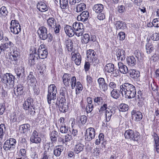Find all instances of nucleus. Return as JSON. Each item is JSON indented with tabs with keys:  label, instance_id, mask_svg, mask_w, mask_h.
I'll use <instances>...</instances> for the list:
<instances>
[{
	"label": "nucleus",
	"instance_id": "ea45409f",
	"mask_svg": "<svg viewBox=\"0 0 159 159\" xmlns=\"http://www.w3.org/2000/svg\"><path fill=\"white\" fill-rule=\"evenodd\" d=\"M60 6L62 9H66L69 7L68 0H60Z\"/></svg>",
	"mask_w": 159,
	"mask_h": 159
},
{
	"label": "nucleus",
	"instance_id": "0eeeda50",
	"mask_svg": "<svg viewBox=\"0 0 159 159\" xmlns=\"http://www.w3.org/2000/svg\"><path fill=\"white\" fill-rule=\"evenodd\" d=\"M95 130L94 128L90 127L86 129L84 136L86 141H90L94 139L95 136Z\"/></svg>",
	"mask_w": 159,
	"mask_h": 159
},
{
	"label": "nucleus",
	"instance_id": "0e129e2a",
	"mask_svg": "<svg viewBox=\"0 0 159 159\" xmlns=\"http://www.w3.org/2000/svg\"><path fill=\"white\" fill-rule=\"evenodd\" d=\"M11 52H10V54H12V53H13V54H14L16 55H17L18 56V52L16 50V47H12L11 48L10 50Z\"/></svg>",
	"mask_w": 159,
	"mask_h": 159
},
{
	"label": "nucleus",
	"instance_id": "4d7b16f0",
	"mask_svg": "<svg viewBox=\"0 0 159 159\" xmlns=\"http://www.w3.org/2000/svg\"><path fill=\"white\" fill-rule=\"evenodd\" d=\"M94 108V105L93 104H88L86 108V112L87 113H90Z\"/></svg>",
	"mask_w": 159,
	"mask_h": 159
},
{
	"label": "nucleus",
	"instance_id": "e2e57ef3",
	"mask_svg": "<svg viewBox=\"0 0 159 159\" xmlns=\"http://www.w3.org/2000/svg\"><path fill=\"white\" fill-rule=\"evenodd\" d=\"M54 27V32L57 34L59 32L60 30L61 29V26L59 24H56Z\"/></svg>",
	"mask_w": 159,
	"mask_h": 159
},
{
	"label": "nucleus",
	"instance_id": "c9c22d12",
	"mask_svg": "<svg viewBox=\"0 0 159 159\" xmlns=\"http://www.w3.org/2000/svg\"><path fill=\"white\" fill-rule=\"evenodd\" d=\"M66 100L65 97H62L61 98H57L56 103V107L61 106L62 104H65Z\"/></svg>",
	"mask_w": 159,
	"mask_h": 159
},
{
	"label": "nucleus",
	"instance_id": "412c9836",
	"mask_svg": "<svg viewBox=\"0 0 159 159\" xmlns=\"http://www.w3.org/2000/svg\"><path fill=\"white\" fill-rule=\"evenodd\" d=\"M71 77L70 74L65 73L63 75L62 77L63 81L66 86H68L70 85Z\"/></svg>",
	"mask_w": 159,
	"mask_h": 159
},
{
	"label": "nucleus",
	"instance_id": "f03ea898",
	"mask_svg": "<svg viewBox=\"0 0 159 159\" xmlns=\"http://www.w3.org/2000/svg\"><path fill=\"white\" fill-rule=\"evenodd\" d=\"M57 90L54 84H50L48 87V94L47 95L48 102L49 104L54 103V100L56 98Z\"/></svg>",
	"mask_w": 159,
	"mask_h": 159
},
{
	"label": "nucleus",
	"instance_id": "8fccbe9b",
	"mask_svg": "<svg viewBox=\"0 0 159 159\" xmlns=\"http://www.w3.org/2000/svg\"><path fill=\"white\" fill-rule=\"evenodd\" d=\"M146 52L148 54H150L153 50V47L152 44L148 43L146 45Z\"/></svg>",
	"mask_w": 159,
	"mask_h": 159
},
{
	"label": "nucleus",
	"instance_id": "338daca9",
	"mask_svg": "<svg viewBox=\"0 0 159 159\" xmlns=\"http://www.w3.org/2000/svg\"><path fill=\"white\" fill-rule=\"evenodd\" d=\"M68 128L66 125H62L60 128V131L62 133H66L68 131Z\"/></svg>",
	"mask_w": 159,
	"mask_h": 159
},
{
	"label": "nucleus",
	"instance_id": "4468645a",
	"mask_svg": "<svg viewBox=\"0 0 159 159\" xmlns=\"http://www.w3.org/2000/svg\"><path fill=\"white\" fill-rule=\"evenodd\" d=\"M89 16V12L87 11H84L77 16V19L79 21L84 22L88 20Z\"/></svg>",
	"mask_w": 159,
	"mask_h": 159
},
{
	"label": "nucleus",
	"instance_id": "c85d7f7f",
	"mask_svg": "<svg viewBox=\"0 0 159 159\" xmlns=\"http://www.w3.org/2000/svg\"><path fill=\"white\" fill-rule=\"evenodd\" d=\"M103 5L100 4L95 5L93 7V10L96 13H99L101 12L103 9Z\"/></svg>",
	"mask_w": 159,
	"mask_h": 159
},
{
	"label": "nucleus",
	"instance_id": "e433bc0d",
	"mask_svg": "<svg viewBox=\"0 0 159 159\" xmlns=\"http://www.w3.org/2000/svg\"><path fill=\"white\" fill-rule=\"evenodd\" d=\"M75 92L76 94H79L83 89V87L81 83L79 81L77 82L76 85Z\"/></svg>",
	"mask_w": 159,
	"mask_h": 159
},
{
	"label": "nucleus",
	"instance_id": "a878e982",
	"mask_svg": "<svg viewBox=\"0 0 159 159\" xmlns=\"http://www.w3.org/2000/svg\"><path fill=\"white\" fill-rule=\"evenodd\" d=\"M63 151V148L62 145H58L56 146L54 150V154L57 157H59L62 152Z\"/></svg>",
	"mask_w": 159,
	"mask_h": 159
},
{
	"label": "nucleus",
	"instance_id": "13d9d810",
	"mask_svg": "<svg viewBox=\"0 0 159 159\" xmlns=\"http://www.w3.org/2000/svg\"><path fill=\"white\" fill-rule=\"evenodd\" d=\"M136 99H138L139 101L143 100L144 98L143 97V94L141 91L139 90L138 92L137 95L136 96Z\"/></svg>",
	"mask_w": 159,
	"mask_h": 159
},
{
	"label": "nucleus",
	"instance_id": "4c0bfd02",
	"mask_svg": "<svg viewBox=\"0 0 159 159\" xmlns=\"http://www.w3.org/2000/svg\"><path fill=\"white\" fill-rule=\"evenodd\" d=\"M37 57H35V55L34 54H30V59L29 60V64L30 66L34 65L35 63V61L36 59H37Z\"/></svg>",
	"mask_w": 159,
	"mask_h": 159
},
{
	"label": "nucleus",
	"instance_id": "79ce46f5",
	"mask_svg": "<svg viewBox=\"0 0 159 159\" xmlns=\"http://www.w3.org/2000/svg\"><path fill=\"white\" fill-rule=\"evenodd\" d=\"M66 45L68 50L69 52L72 51L73 48V43L71 40H67L66 41Z\"/></svg>",
	"mask_w": 159,
	"mask_h": 159
},
{
	"label": "nucleus",
	"instance_id": "72a5a7b5",
	"mask_svg": "<svg viewBox=\"0 0 159 159\" xmlns=\"http://www.w3.org/2000/svg\"><path fill=\"white\" fill-rule=\"evenodd\" d=\"M86 6V5L84 3H80L76 6L75 11L77 12L82 11L85 9Z\"/></svg>",
	"mask_w": 159,
	"mask_h": 159
},
{
	"label": "nucleus",
	"instance_id": "680f3d73",
	"mask_svg": "<svg viewBox=\"0 0 159 159\" xmlns=\"http://www.w3.org/2000/svg\"><path fill=\"white\" fill-rule=\"evenodd\" d=\"M74 31H75V35L78 37H79L80 36H82L83 35V34L84 29H83L78 30H74Z\"/></svg>",
	"mask_w": 159,
	"mask_h": 159
},
{
	"label": "nucleus",
	"instance_id": "f8f14e48",
	"mask_svg": "<svg viewBox=\"0 0 159 159\" xmlns=\"http://www.w3.org/2000/svg\"><path fill=\"white\" fill-rule=\"evenodd\" d=\"M71 59L74 61L76 65H80L81 63V57L79 53L72 52L71 53Z\"/></svg>",
	"mask_w": 159,
	"mask_h": 159
},
{
	"label": "nucleus",
	"instance_id": "dca6fc26",
	"mask_svg": "<svg viewBox=\"0 0 159 159\" xmlns=\"http://www.w3.org/2000/svg\"><path fill=\"white\" fill-rule=\"evenodd\" d=\"M116 55L118 60L123 61L125 58V52L123 49H118L116 52Z\"/></svg>",
	"mask_w": 159,
	"mask_h": 159
},
{
	"label": "nucleus",
	"instance_id": "f257e3e1",
	"mask_svg": "<svg viewBox=\"0 0 159 159\" xmlns=\"http://www.w3.org/2000/svg\"><path fill=\"white\" fill-rule=\"evenodd\" d=\"M120 91L123 96L128 99L134 98L136 94L134 86L128 83H125L121 85Z\"/></svg>",
	"mask_w": 159,
	"mask_h": 159
},
{
	"label": "nucleus",
	"instance_id": "f704fd0d",
	"mask_svg": "<svg viewBox=\"0 0 159 159\" xmlns=\"http://www.w3.org/2000/svg\"><path fill=\"white\" fill-rule=\"evenodd\" d=\"M17 76L19 78L20 77H22L24 75V69L22 66H20L17 69L16 71Z\"/></svg>",
	"mask_w": 159,
	"mask_h": 159
},
{
	"label": "nucleus",
	"instance_id": "bf43d9fd",
	"mask_svg": "<svg viewBox=\"0 0 159 159\" xmlns=\"http://www.w3.org/2000/svg\"><path fill=\"white\" fill-rule=\"evenodd\" d=\"M87 119V117L85 116H82L80 117V120L79 121V123H80V121L82 124H84L86 122Z\"/></svg>",
	"mask_w": 159,
	"mask_h": 159
},
{
	"label": "nucleus",
	"instance_id": "9d476101",
	"mask_svg": "<svg viewBox=\"0 0 159 159\" xmlns=\"http://www.w3.org/2000/svg\"><path fill=\"white\" fill-rule=\"evenodd\" d=\"M99 87L102 91L105 92L108 89V85L103 78H99L98 80Z\"/></svg>",
	"mask_w": 159,
	"mask_h": 159
},
{
	"label": "nucleus",
	"instance_id": "4be33fe9",
	"mask_svg": "<svg viewBox=\"0 0 159 159\" xmlns=\"http://www.w3.org/2000/svg\"><path fill=\"white\" fill-rule=\"evenodd\" d=\"M128 73L130 77L132 79H137L140 76V73L138 70L131 69L129 70Z\"/></svg>",
	"mask_w": 159,
	"mask_h": 159
},
{
	"label": "nucleus",
	"instance_id": "3c124183",
	"mask_svg": "<svg viewBox=\"0 0 159 159\" xmlns=\"http://www.w3.org/2000/svg\"><path fill=\"white\" fill-rule=\"evenodd\" d=\"M90 40L89 35L88 34H84L82 40V43L85 44L88 43Z\"/></svg>",
	"mask_w": 159,
	"mask_h": 159
},
{
	"label": "nucleus",
	"instance_id": "052dcab7",
	"mask_svg": "<svg viewBox=\"0 0 159 159\" xmlns=\"http://www.w3.org/2000/svg\"><path fill=\"white\" fill-rule=\"evenodd\" d=\"M7 140H8L9 143H10V144L11 145V146L13 147L14 148V149L15 148V144L16 143V141L15 139L13 138H10L9 139H8Z\"/></svg>",
	"mask_w": 159,
	"mask_h": 159
},
{
	"label": "nucleus",
	"instance_id": "de8ad7c7",
	"mask_svg": "<svg viewBox=\"0 0 159 159\" xmlns=\"http://www.w3.org/2000/svg\"><path fill=\"white\" fill-rule=\"evenodd\" d=\"M107 104H104L102 106H101L100 109H98V111L97 112L98 114L101 115L103 114V112L107 110Z\"/></svg>",
	"mask_w": 159,
	"mask_h": 159
},
{
	"label": "nucleus",
	"instance_id": "69168bd1",
	"mask_svg": "<svg viewBox=\"0 0 159 159\" xmlns=\"http://www.w3.org/2000/svg\"><path fill=\"white\" fill-rule=\"evenodd\" d=\"M108 85L109 87L112 90L116 89V84L113 81L110 82Z\"/></svg>",
	"mask_w": 159,
	"mask_h": 159
},
{
	"label": "nucleus",
	"instance_id": "603ef678",
	"mask_svg": "<svg viewBox=\"0 0 159 159\" xmlns=\"http://www.w3.org/2000/svg\"><path fill=\"white\" fill-rule=\"evenodd\" d=\"M57 107L59 108V110L60 111L62 112H65L67 110L68 107L66 105V103L65 104H62L61 106H58Z\"/></svg>",
	"mask_w": 159,
	"mask_h": 159
},
{
	"label": "nucleus",
	"instance_id": "1a4fd4ad",
	"mask_svg": "<svg viewBox=\"0 0 159 159\" xmlns=\"http://www.w3.org/2000/svg\"><path fill=\"white\" fill-rule=\"evenodd\" d=\"M38 33L40 38L41 39L45 40L48 38L47 30L45 27L43 26L39 27Z\"/></svg>",
	"mask_w": 159,
	"mask_h": 159
},
{
	"label": "nucleus",
	"instance_id": "bb28decb",
	"mask_svg": "<svg viewBox=\"0 0 159 159\" xmlns=\"http://www.w3.org/2000/svg\"><path fill=\"white\" fill-rule=\"evenodd\" d=\"M115 110L112 109L109 110H107L105 112V116L106 120L107 121H109L110 120L111 117L112 115L115 113Z\"/></svg>",
	"mask_w": 159,
	"mask_h": 159
},
{
	"label": "nucleus",
	"instance_id": "2eb2a0df",
	"mask_svg": "<svg viewBox=\"0 0 159 159\" xmlns=\"http://www.w3.org/2000/svg\"><path fill=\"white\" fill-rule=\"evenodd\" d=\"M115 25L116 30H125L127 29L126 24L122 21H116Z\"/></svg>",
	"mask_w": 159,
	"mask_h": 159
},
{
	"label": "nucleus",
	"instance_id": "774afa93",
	"mask_svg": "<svg viewBox=\"0 0 159 159\" xmlns=\"http://www.w3.org/2000/svg\"><path fill=\"white\" fill-rule=\"evenodd\" d=\"M120 40H123L125 38V34L123 32H119L117 35Z\"/></svg>",
	"mask_w": 159,
	"mask_h": 159
},
{
	"label": "nucleus",
	"instance_id": "39448f33",
	"mask_svg": "<svg viewBox=\"0 0 159 159\" xmlns=\"http://www.w3.org/2000/svg\"><path fill=\"white\" fill-rule=\"evenodd\" d=\"M124 135L126 139L133 141H138L139 138V133L137 132H134L131 129L126 130Z\"/></svg>",
	"mask_w": 159,
	"mask_h": 159
},
{
	"label": "nucleus",
	"instance_id": "7c9ffc66",
	"mask_svg": "<svg viewBox=\"0 0 159 159\" xmlns=\"http://www.w3.org/2000/svg\"><path fill=\"white\" fill-rule=\"evenodd\" d=\"M47 23L48 26L50 28H54L57 24L56 20L53 17L49 18L47 20Z\"/></svg>",
	"mask_w": 159,
	"mask_h": 159
},
{
	"label": "nucleus",
	"instance_id": "393cba45",
	"mask_svg": "<svg viewBox=\"0 0 159 159\" xmlns=\"http://www.w3.org/2000/svg\"><path fill=\"white\" fill-rule=\"evenodd\" d=\"M8 140H6L4 143L3 148L6 152H11L14 151V148L9 143Z\"/></svg>",
	"mask_w": 159,
	"mask_h": 159
},
{
	"label": "nucleus",
	"instance_id": "6ab92c4d",
	"mask_svg": "<svg viewBox=\"0 0 159 159\" xmlns=\"http://www.w3.org/2000/svg\"><path fill=\"white\" fill-rule=\"evenodd\" d=\"M118 66L120 71L123 74H125L129 72L128 68L122 62H119L118 63Z\"/></svg>",
	"mask_w": 159,
	"mask_h": 159
},
{
	"label": "nucleus",
	"instance_id": "5fc2aeb1",
	"mask_svg": "<svg viewBox=\"0 0 159 159\" xmlns=\"http://www.w3.org/2000/svg\"><path fill=\"white\" fill-rule=\"evenodd\" d=\"M62 137L64 139V144L65 143L66 145L67 143L69 142L72 139V137L68 134L65 136H62Z\"/></svg>",
	"mask_w": 159,
	"mask_h": 159
},
{
	"label": "nucleus",
	"instance_id": "6e6552de",
	"mask_svg": "<svg viewBox=\"0 0 159 159\" xmlns=\"http://www.w3.org/2000/svg\"><path fill=\"white\" fill-rule=\"evenodd\" d=\"M15 77L12 74L7 73L3 75L1 81L4 84L7 85L12 84L14 82Z\"/></svg>",
	"mask_w": 159,
	"mask_h": 159
},
{
	"label": "nucleus",
	"instance_id": "ddd939ff",
	"mask_svg": "<svg viewBox=\"0 0 159 159\" xmlns=\"http://www.w3.org/2000/svg\"><path fill=\"white\" fill-rule=\"evenodd\" d=\"M131 114L134 120L136 122L140 121L143 118L142 114L139 111L134 110L131 112Z\"/></svg>",
	"mask_w": 159,
	"mask_h": 159
},
{
	"label": "nucleus",
	"instance_id": "aec40b11",
	"mask_svg": "<svg viewBox=\"0 0 159 159\" xmlns=\"http://www.w3.org/2000/svg\"><path fill=\"white\" fill-rule=\"evenodd\" d=\"M58 132L55 130H52L50 131L49 136L52 143H55L57 141V137L58 136Z\"/></svg>",
	"mask_w": 159,
	"mask_h": 159
},
{
	"label": "nucleus",
	"instance_id": "a211bd4d",
	"mask_svg": "<svg viewBox=\"0 0 159 159\" xmlns=\"http://www.w3.org/2000/svg\"><path fill=\"white\" fill-rule=\"evenodd\" d=\"M72 28L68 25H66L64 28L66 33L70 37L73 36L75 34V31Z\"/></svg>",
	"mask_w": 159,
	"mask_h": 159
},
{
	"label": "nucleus",
	"instance_id": "c756f323",
	"mask_svg": "<svg viewBox=\"0 0 159 159\" xmlns=\"http://www.w3.org/2000/svg\"><path fill=\"white\" fill-rule=\"evenodd\" d=\"M48 52L47 49H44V50L40 51L38 52V56L39 58L44 59L46 58L48 56Z\"/></svg>",
	"mask_w": 159,
	"mask_h": 159
},
{
	"label": "nucleus",
	"instance_id": "2f4dec72",
	"mask_svg": "<svg viewBox=\"0 0 159 159\" xmlns=\"http://www.w3.org/2000/svg\"><path fill=\"white\" fill-rule=\"evenodd\" d=\"M114 66L112 63L107 64L105 66V70L108 73H110L112 72L114 70Z\"/></svg>",
	"mask_w": 159,
	"mask_h": 159
},
{
	"label": "nucleus",
	"instance_id": "a18cd8bd",
	"mask_svg": "<svg viewBox=\"0 0 159 159\" xmlns=\"http://www.w3.org/2000/svg\"><path fill=\"white\" fill-rule=\"evenodd\" d=\"M76 79L75 76H74L71 77L70 81V84L71 85V87L72 89H74L76 84Z\"/></svg>",
	"mask_w": 159,
	"mask_h": 159
},
{
	"label": "nucleus",
	"instance_id": "c03bdc74",
	"mask_svg": "<svg viewBox=\"0 0 159 159\" xmlns=\"http://www.w3.org/2000/svg\"><path fill=\"white\" fill-rule=\"evenodd\" d=\"M30 141L33 143H40L41 141V138L38 136L35 137H31Z\"/></svg>",
	"mask_w": 159,
	"mask_h": 159
},
{
	"label": "nucleus",
	"instance_id": "20e7f679",
	"mask_svg": "<svg viewBox=\"0 0 159 159\" xmlns=\"http://www.w3.org/2000/svg\"><path fill=\"white\" fill-rule=\"evenodd\" d=\"M95 52L92 49H89L87 51V61L92 63L94 66H96L99 62V60L95 56Z\"/></svg>",
	"mask_w": 159,
	"mask_h": 159
},
{
	"label": "nucleus",
	"instance_id": "5701e85b",
	"mask_svg": "<svg viewBox=\"0 0 159 159\" xmlns=\"http://www.w3.org/2000/svg\"><path fill=\"white\" fill-rule=\"evenodd\" d=\"M153 136L155 141L154 147L156 152L158 153L159 152V138L157 134L156 133H154Z\"/></svg>",
	"mask_w": 159,
	"mask_h": 159
},
{
	"label": "nucleus",
	"instance_id": "09e8293b",
	"mask_svg": "<svg viewBox=\"0 0 159 159\" xmlns=\"http://www.w3.org/2000/svg\"><path fill=\"white\" fill-rule=\"evenodd\" d=\"M6 130L5 125L2 124L0 125V140H1L3 137V134Z\"/></svg>",
	"mask_w": 159,
	"mask_h": 159
},
{
	"label": "nucleus",
	"instance_id": "423d86ee",
	"mask_svg": "<svg viewBox=\"0 0 159 159\" xmlns=\"http://www.w3.org/2000/svg\"><path fill=\"white\" fill-rule=\"evenodd\" d=\"M18 21L16 20H12L10 23V30L13 34H18L20 31V26Z\"/></svg>",
	"mask_w": 159,
	"mask_h": 159
},
{
	"label": "nucleus",
	"instance_id": "f3484780",
	"mask_svg": "<svg viewBox=\"0 0 159 159\" xmlns=\"http://www.w3.org/2000/svg\"><path fill=\"white\" fill-rule=\"evenodd\" d=\"M84 145L80 142H77L75 144L74 150V152L76 154H78L82 151L84 148Z\"/></svg>",
	"mask_w": 159,
	"mask_h": 159
},
{
	"label": "nucleus",
	"instance_id": "473e14b6",
	"mask_svg": "<svg viewBox=\"0 0 159 159\" xmlns=\"http://www.w3.org/2000/svg\"><path fill=\"white\" fill-rule=\"evenodd\" d=\"M120 92L118 89H115L112 90L111 93V96L113 98L117 99L119 98L120 95Z\"/></svg>",
	"mask_w": 159,
	"mask_h": 159
},
{
	"label": "nucleus",
	"instance_id": "7ed1b4c3",
	"mask_svg": "<svg viewBox=\"0 0 159 159\" xmlns=\"http://www.w3.org/2000/svg\"><path fill=\"white\" fill-rule=\"evenodd\" d=\"M23 108L28 111V114L33 116L35 115V109L34 105L33 99L28 98L26 101L24 102L23 105Z\"/></svg>",
	"mask_w": 159,
	"mask_h": 159
},
{
	"label": "nucleus",
	"instance_id": "58836bf2",
	"mask_svg": "<svg viewBox=\"0 0 159 159\" xmlns=\"http://www.w3.org/2000/svg\"><path fill=\"white\" fill-rule=\"evenodd\" d=\"M73 28L74 30H78L83 29V26L82 24L79 22H75L73 25Z\"/></svg>",
	"mask_w": 159,
	"mask_h": 159
},
{
	"label": "nucleus",
	"instance_id": "a19ab883",
	"mask_svg": "<svg viewBox=\"0 0 159 159\" xmlns=\"http://www.w3.org/2000/svg\"><path fill=\"white\" fill-rule=\"evenodd\" d=\"M30 125L28 124H24L21 125L20 127V129L24 133H26L28 129L30 130Z\"/></svg>",
	"mask_w": 159,
	"mask_h": 159
},
{
	"label": "nucleus",
	"instance_id": "cd10ccee",
	"mask_svg": "<svg viewBox=\"0 0 159 159\" xmlns=\"http://www.w3.org/2000/svg\"><path fill=\"white\" fill-rule=\"evenodd\" d=\"M126 60L129 66H133L136 64V61L135 57L133 56L128 57Z\"/></svg>",
	"mask_w": 159,
	"mask_h": 159
},
{
	"label": "nucleus",
	"instance_id": "b1692460",
	"mask_svg": "<svg viewBox=\"0 0 159 159\" xmlns=\"http://www.w3.org/2000/svg\"><path fill=\"white\" fill-rule=\"evenodd\" d=\"M37 8L39 10L43 12L48 10V7L43 2H39L37 4Z\"/></svg>",
	"mask_w": 159,
	"mask_h": 159
},
{
	"label": "nucleus",
	"instance_id": "49530a36",
	"mask_svg": "<svg viewBox=\"0 0 159 159\" xmlns=\"http://www.w3.org/2000/svg\"><path fill=\"white\" fill-rule=\"evenodd\" d=\"M9 59H11L12 61H14L13 64H16L18 60V56L13 54V53H12V54L9 53Z\"/></svg>",
	"mask_w": 159,
	"mask_h": 159
},
{
	"label": "nucleus",
	"instance_id": "864d4df0",
	"mask_svg": "<svg viewBox=\"0 0 159 159\" xmlns=\"http://www.w3.org/2000/svg\"><path fill=\"white\" fill-rule=\"evenodd\" d=\"M32 73V72L30 73L29 75L28 76L27 79L28 80H30V82L34 84L36 81V80L34 76L33 75Z\"/></svg>",
	"mask_w": 159,
	"mask_h": 159
},
{
	"label": "nucleus",
	"instance_id": "9b49d317",
	"mask_svg": "<svg viewBox=\"0 0 159 159\" xmlns=\"http://www.w3.org/2000/svg\"><path fill=\"white\" fill-rule=\"evenodd\" d=\"M24 92V87L23 84H18L16 85V88L14 89V94L17 97L23 94Z\"/></svg>",
	"mask_w": 159,
	"mask_h": 159
},
{
	"label": "nucleus",
	"instance_id": "6e6d98bb",
	"mask_svg": "<svg viewBox=\"0 0 159 159\" xmlns=\"http://www.w3.org/2000/svg\"><path fill=\"white\" fill-rule=\"evenodd\" d=\"M7 12L5 7L3 6L0 9V15L5 16L7 15Z\"/></svg>",
	"mask_w": 159,
	"mask_h": 159
},
{
	"label": "nucleus",
	"instance_id": "37998d69",
	"mask_svg": "<svg viewBox=\"0 0 159 159\" xmlns=\"http://www.w3.org/2000/svg\"><path fill=\"white\" fill-rule=\"evenodd\" d=\"M129 108L128 106L127 105L122 103L119 106V110L120 111L125 112L128 110Z\"/></svg>",
	"mask_w": 159,
	"mask_h": 159
}]
</instances>
